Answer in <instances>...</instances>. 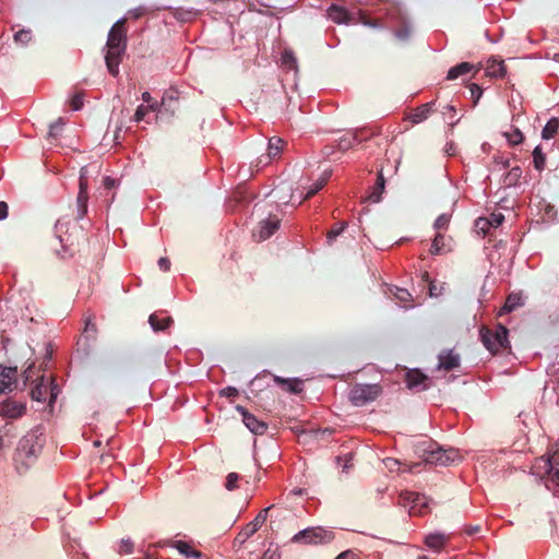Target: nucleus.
Wrapping results in <instances>:
<instances>
[{"instance_id":"obj_1","label":"nucleus","mask_w":559,"mask_h":559,"mask_svg":"<svg viewBox=\"0 0 559 559\" xmlns=\"http://www.w3.org/2000/svg\"><path fill=\"white\" fill-rule=\"evenodd\" d=\"M124 23V19L118 20L108 33L105 62L108 72L112 76H117L119 74V64L127 50V28Z\"/></svg>"},{"instance_id":"obj_2","label":"nucleus","mask_w":559,"mask_h":559,"mask_svg":"<svg viewBox=\"0 0 559 559\" xmlns=\"http://www.w3.org/2000/svg\"><path fill=\"white\" fill-rule=\"evenodd\" d=\"M45 440L41 427H36L27 432L19 442L15 455L16 463L22 462L27 468L37 459Z\"/></svg>"},{"instance_id":"obj_3","label":"nucleus","mask_w":559,"mask_h":559,"mask_svg":"<svg viewBox=\"0 0 559 559\" xmlns=\"http://www.w3.org/2000/svg\"><path fill=\"white\" fill-rule=\"evenodd\" d=\"M508 329L500 323L492 328L483 325L479 329L480 341L486 349L492 355L509 352L510 342L508 340Z\"/></svg>"},{"instance_id":"obj_4","label":"nucleus","mask_w":559,"mask_h":559,"mask_svg":"<svg viewBox=\"0 0 559 559\" xmlns=\"http://www.w3.org/2000/svg\"><path fill=\"white\" fill-rule=\"evenodd\" d=\"M416 453L427 464L448 465L453 462L456 456V451L453 449L443 450L432 440H424L416 447Z\"/></svg>"},{"instance_id":"obj_5","label":"nucleus","mask_w":559,"mask_h":559,"mask_svg":"<svg viewBox=\"0 0 559 559\" xmlns=\"http://www.w3.org/2000/svg\"><path fill=\"white\" fill-rule=\"evenodd\" d=\"M382 393L380 384H355L349 391V401L355 406H364L373 402Z\"/></svg>"},{"instance_id":"obj_6","label":"nucleus","mask_w":559,"mask_h":559,"mask_svg":"<svg viewBox=\"0 0 559 559\" xmlns=\"http://www.w3.org/2000/svg\"><path fill=\"white\" fill-rule=\"evenodd\" d=\"M334 538V534L332 531H326L321 527H308L298 532L292 540L294 543L305 544V545H319V544H328L332 542Z\"/></svg>"},{"instance_id":"obj_7","label":"nucleus","mask_w":559,"mask_h":559,"mask_svg":"<svg viewBox=\"0 0 559 559\" xmlns=\"http://www.w3.org/2000/svg\"><path fill=\"white\" fill-rule=\"evenodd\" d=\"M59 394V388L55 383V380L51 379L50 385L46 383L45 377L41 376L39 378V382L32 389L31 397L37 402H45L47 396L49 395V403H53Z\"/></svg>"},{"instance_id":"obj_8","label":"nucleus","mask_w":559,"mask_h":559,"mask_svg":"<svg viewBox=\"0 0 559 559\" xmlns=\"http://www.w3.org/2000/svg\"><path fill=\"white\" fill-rule=\"evenodd\" d=\"M281 219L276 215H270L259 223L258 230L253 231L257 241L269 239L280 228Z\"/></svg>"},{"instance_id":"obj_9","label":"nucleus","mask_w":559,"mask_h":559,"mask_svg":"<svg viewBox=\"0 0 559 559\" xmlns=\"http://www.w3.org/2000/svg\"><path fill=\"white\" fill-rule=\"evenodd\" d=\"M87 202H88V192H87V178L85 177L84 171H81L79 178V193L76 197V219H82L87 213Z\"/></svg>"},{"instance_id":"obj_10","label":"nucleus","mask_w":559,"mask_h":559,"mask_svg":"<svg viewBox=\"0 0 559 559\" xmlns=\"http://www.w3.org/2000/svg\"><path fill=\"white\" fill-rule=\"evenodd\" d=\"M241 414L242 421L246 427L254 435H263L267 430V424L259 420L254 415L250 414L243 406H236Z\"/></svg>"},{"instance_id":"obj_11","label":"nucleus","mask_w":559,"mask_h":559,"mask_svg":"<svg viewBox=\"0 0 559 559\" xmlns=\"http://www.w3.org/2000/svg\"><path fill=\"white\" fill-rule=\"evenodd\" d=\"M17 369L15 367H0V394L13 391L16 385Z\"/></svg>"},{"instance_id":"obj_12","label":"nucleus","mask_w":559,"mask_h":559,"mask_svg":"<svg viewBox=\"0 0 559 559\" xmlns=\"http://www.w3.org/2000/svg\"><path fill=\"white\" fill-rule=\"evenodd\" d=\"M26 405L21 402L5 400L0 402V416L8 418H19L24 415Z\"/></svg>"},{"instance_id":"obj_13","label":"nucleus","mask_w":559,"mask_h":559,"mask_svg":"<svg viewBox=\"0 0 559 559\" xmlns=\"http://www.w3.org/2000/svg\"><path fill=\"white\" fill-rule=\"evenodd\" d=\"M406 383L411 390L424 391L429 386V378L419 370H411L406 373Z\"/></svg>"},{"instance_id":"obj_14","label":"nucleus","mask_w":559,"mask_h":559,"mask_svg":"<svg viewBox=\"0 0 559 559\" xmlns=\"http://www.w3.org/2000/svg\"><path fill=\"white\" fill-rule=\"evenodd\" d=\"M326 15L337 24H349L355 20L353 14L337 4H331L326 10Z\"/></svg>"},{"instance_id":"obj_15","label":"nucleus","mask_w":559,"mask_h":559,"mask_svg":"<svg viewBox=\"0 0 559 559\" xmlns=\"http://www.w3.org/2000/svg\"><path fill=\"white\" fill-rule=\"evenodd\" d=\"M438 368L445 371H451L460 366V356L454 354L453 350H443L438 356Z\"/></svg>"},{"instance_id":"obj_16","label":"nucleus","mask_w":559,"mask_h":559,"mask_svg":"<svg viewBox=\"0 0 559 559\" xmlns=\"http://www.w3.org/2000/svg\"><path fill=\"white\" fill-rule=\"evenodd\" d=\"M424 499L425 498L421 495L417 493V492L405 491V492H402L400 495L399 503L404 506V507L411 504L409 513L413 514V513H415V508L418 504H421Z\"/></svg>"},{"instance_id":"obj_17","label":"nucleus","mask_w":559,"mask_h":559,"mask_svg":"<svg viewBox=\"0 0 559 559\" xmlns=\"http://www.w3.org/2000/svg\"><path fill=\"white\" fill-rule=\"evenodd\" d=\"M385 188V179L383 177L382 171H379L377 176V180L374 186L372 187L371 192L368 194L367 200L372 203H378L381 201L382 193L384 192Z\"/></svg>"},{"instance_id":"obj_18","label":"nucleus","mask_w":559,"mask_h":559,"mask_svg":"<svg viewBox=\"0 0 559 559\" xmlns=\"http://www.w3.org/2000/svg\"><path fill=\"white\" fill-rule=\"evenodd\" d=\"M64 226L66 225L61 221H58L55 225V230H56L57 237H58L59 242L63 249L62 257H66V254H69V255L73 254V250H72L73 242L70 240V236L64 237L61 235Z\"/></svg>"},{"instance_id":"obj_19","label":"nucleus","mask_w":559,"mask_h":559,"mask_svg":"<svg viewBox=\"0 0 559 559\" xmlns=\"http://www.w3.org/2000/svg\"><path fill=\"white\" fill-rule=\"evenodd\" d=\"M524 305V297L522 293H511L504 302V306L500 310V314L509 313L516 308Z\"/></svg>"},{"instance_id":"obj_20","label":"nucleus","mask_w":559,"mask_h":559,"mask_svg":"<svg viewBox=\"0 0 559 559\" xmlns=\"http://www.w3.org/2000/svg\"><path fill=\"white\" fill-rule=\"evenodd\" d=\"M148 323L155 332L166 330L171 323L170 317H162L160 313L154 312L148 318Z\"/></svg>"},{"instance_id":"obj_21","label":"nucleus","mask_w":559,"mask_h":559,"mask_svg":"<svg viewBox=\"0 0 559 559\" xmlns=\"http://www.w3.org/2000/svg\"><path fill=\"white\" fill-rule=\"evenodd\" d=\"M432 105L433 103H427L419 107H417L413 114L409 115L408 119L412 121V123L417 124L423 121H425L430 112L432 111Z\"/></svg>"},{"instance_id":"obj_22","label":"nucleus","mask_w":559,"mask_h":559,"mask_svg":"<svg viewBox=\"0 0 559 559\" xmlns=\"http://www.w3.org/2000/svg\"><path fill=\"white\" fill-rule=\"evenodd\" d=\"M450 250V246L447 243L444 235L438 231L432 240L430 253L438 255L449 252Z\"/></svg>"},{"instance_id":"obj_23","label":"nucleus","mask_w":559,"mask_h":559,"mask_svg":"<svg viewBox=\"0 0 559 559\" xmlns=\"http://www.w3.org/2000/svg\"><path fill=\"white\" fill-rule=\"evenodd\" d=\"M507 73L506 64L502 60H489L486 68V74L491 78H503Z\"/></svg>"},{"instance_id":"obj_24","label":"nucleus","mask_w":559,"mask_h":559,"mask_svg":"<svg viewBox=\"0 0 559 559\" xmlns=\"http://www.w3.org/2000/svg\"><path fill=\"white\" fill-rule=\"evenodd\" d=\"M447 540L448 537L442 533H432L425 537L426 546L435 550H440L445 545Z\"/></svg>"},{"instance_id":"obj_25","label":"nucleus","mask_w":559,"mask_h":559,"mask_svg":"<svg viewBox=\"0 0 559 559\" xmlns=\"http://www.w3.org/2000/svg\"><path fill=\"white\" fill-rule=\"evenodd\" d=\"M359 136V132L348 131L343 136H341L337 141V147L345 152L357 144V139Z\"/></svg>"},{"instance_id":"obj_26","label":"nucleus","mask_w":559,"mask_h":559,"mask_svg":"<svg viewBox=\"0 0 559 559\" xmlns=\"http://www.w3.org/2000/svg\"><path fill=\"white\" fill-rule=\"evenodd\" d=\"M390 293L402 305V307L408 308V307L413 306L412 305L413 298L407 289L400 288V287H393V288H390Z\"/></svg>"},{"instance_id":"obj_27","label":"nucleus","mask_w":559,"mask_h":559,"mask_svg":"<svg viewBox=\"0 0 559 559\" xmlns=\"http://www.w3.org/2000/svg\"><path fill=\"white\" fill-rule=\"evenodd\" d=\"M474 69V66L469 62H461L452 67L447 74L448 80H455L462 75L467 74Z\"/></svg>"},{"instance_id":"obj_28","label":"nucleus","mask_w":559,"mask_h":559,"mask_svg":"<svg viewBox=\"0 0 559 559\" xmlns=\"http://www.w3.org/2000/svg\"><path fill=\"white\" fill-rule=\"evenodd\" d=\"M173 547L176 548L180 554L185 555L186 557L195 559L202 557L201 551L193 549L187 542L176 540L174 542Z\"/></svg>"},{"instance_id":"obj_29","label":"nucleus","mask_w":559,"mask_h":559,"mask_svg":"<svg viewBox=\"0 0 559 559\" xmlns=\"http://www.w3.org/2000/svg\"><path fill=\"white\" fill-rule=\"evenodd\" d=\"M331 177V171H324L320 178L309 188L302 200L310 199L318 193L328 182Z\"/></svg>"},{"instance_id":"obj_30","label":"nucleus","mask_w":559,"mask_h":559,"mask_svg":"<svg viewBox=\"0 0 559 559\" xmlns=\"http://www.w3.org/2000/svg\"><path fill=\"white\" fill-rule=\"evenodd\" d=\"M178 102V93L177 91H168L165 93V95L162 98L160 107H163L165 110H170L171 114L175 112L177 109Z\"/></svg>"},{"instance_id":"obj_31","label":"nucleus","mask_w":559,"mask_h":559,"mask_svg":"<svg viewBox=\"0 0 559 559\" xmlns=\"http://www.w3.org/2000/svg\"><path fill=\"white\" fill-rule=\"evenodd\" d=\"M348 223L345 221L338 222L331 227V229L326 233V243L328 246H332L336 238L347 228Z\"/></svg>"},{"instance_id":"obj_32","label":"nucleus","mask_w":559,"mask_h":559,"mask_svg":"<svg viewBox=\"0 0 559 559\" xmlns=\"http://www.w3.org/2000/svg\"><path fill=\"white\" fill-rule=\"evenodd\" d=\"M274 381L281 385H285L286 390L290 393H300L302 391V382L300 380L283 379L281 377H274Z\"/></svg>"},{"instance_id":"obj_33","label":"nucleus","mask_w":559,"mask_h":559,"mask_svg":"<svg viewBox=\"0 0 559 559\" xmlns=\"http://www.w3.org/2000/svg\"><path fill=\"white\" fill-rule=\"evenodd\" d=\"M284 141L281 138L273 136L269 140L267 155L270 158L277 157L283 150Z\"/></svg>"},{"instance_id":"obj_34","label":"nucleus","mask_w":559,"mask_h":559,"mask_svg":"<svg viewBox=\"0 0 559 559\" xmlns=\"http://www.w3.org/2000/svg\"><path fill=\"white\" fill-rule=\"evenodd\" d=\"M282 67L286 70H295L297 71V59L294 52L289 49H285L282 53Z\"/></svg>"},{"instance_id":"obj_35","label":"nucleus","mask_w":559,"mask_h":559,"mask_svg":"<svg viewBox=\"0 0 559 559\" xmlns=\"http://www.w3.org/2000/svg\"><path fill=\"white\" fill-rule=\"evenodd\" d=\"M272 507L265 508L259 512L255 519L249 524V534L255 533L266 521L267 513Z\"/></svg>"},{"instance_id":"obj_36","label":"nucleus","mask_w":559,"mask_h":559,"mask_svg":"<svg viewBox=\"0 0 559 559\" xmlns=\"http://www.w3.org/2000/svg\"><path fill=\"white\" fill-rule=\"evenodd\" d=\"M559 129V120L556 118L550 119L542 131V136L545 140L552 139Z\"/></svg>"},{"instance_id":"obj_37","label":"nucleus","mask_w":559,"mask_h":559,"mask_svg":"<svg viewBox=\"0 0 559 559\" xmlns=\"http://www.w3.org/2000/svg\"><path fill=\"white\" fill-rule=\"evenodd\" d=\"M533 162H534L535 169H537L538 171H542V170L545 169L546 156L543 153L540 146H536L534 148V151H533Z\"/></svg>"},{"instance_id":"obj_38","label":"nucleus","mask_w":559,"mask_h":559,"mask_svg":"<svg viewBox=\"0 0 559 559\" xmlns=\"http://www.w3.org/2000/svg\"><path fill=\"white\" fill-rule=\"evenodd\" d=\"M33 38L31 29H20L14 34V41L20 45H27Z\"/></svg>"},{"instance_id":"obj_39","label":"nucleus","mask_w":559,"mask_h":559,"mask_svg":"<svg viewBox=\"0 0 559 559\" xmlns=\"http://www.w3.org/2000/svg\"><path fill=\"white\" fill-rule=\"evenodd\" d=\"M503 135L511 145H518L524 139L523 133L518 128H514L511 132H504Z\"/></svg>"},{"instance_id":"obj_40","label":"nucleus","mask_w":559,"mask_h":559,"mask_svg":"<svg viewBox=\"0 0 559 559\" xmlns=\"http://www.w3.org/2000/svg\"><path fill=\"white\" fill-rule=\"evenodd\" d=\"M451 221V215L443 213L437 217V219L433 223V228L440 233V230L448 229V226Z\"/></svg>"},{"instance_id":"obj_41","label":"nucleus","mask_w":559,"mask_h":559,"mask_svg":"<svg viewBox=\"0 0 559 559\" xmlns=\"http://www.w3.org/2000/svg\"><path fill=\"white\" fill-rule=\"evenodd\" d=\"M197 15V11L194 10H182L178 9L175 11L174 16L181 21V22H188L191 21Z\"/></svg>"},{"instance_id":"obj_42","label":"nucleus","mask_w":559,"mask_h":559,"mask_svg":"<svg viewBox=\"0 0 559 559\" xmlns=\"http://www.w3.org/2000/svg\"><path fill=\"white\" fill-rule=\"evenodd\" d=\"M240 479V475L237 474V473H229L227 476H226V480H225V488L229 491L238 488V481Z\"/></svg>"},{"instance_id":"obj_43","label":"nucleus","mask_w":559,"mask_h":559,"mask_svg":"<svg viewBox=\"0 0 559 559\" xmlns=\"http://www.w3.org/2000/svg\"><path fill=\"white\" fill-rule=\"evenodd\" d=\"M490 224L491 223H490V221L488 218L479 217L475 222V227H476L478 233H481L483 235H486L489 231V229L491 228Z\"/></svg>"},{"instance_id":"obj_44","label":"nucleus","mask_w":559,"mask_h":559,"mask_svg":"<svg viewBox=\"0 0 559 559\" xmlns=\"http://www.w3.org/2000/svg\"><path fill=\"white\" fill-rule=\"evenodd\" d=\"M412 33V26L409 23L404 22L403 25L395 31V36L402 40H405L409 37Z\"/></svg>"},{"instance_id":"obj_45","label":"nucleus","mask_w":559,"mask_h":559,"mask_svg":"<svg viewBox=\"0 0 559 559\" xmlns=\"http://www.w3.org/2000/svg\"><path fill=\"white\" fill-rule=\"evenodd\" d=\"M64 120L62 118H59L57 121L50 124L49 128V136L57 138L60 132L62 131V128L64 126Z\"/></svg>"},{"instance_id":"obj_46","label":"nucleus","mask_w":559,"mask_h":559,"mask_svg":"<svg viewBox=\"0 0 559 559\" xmlns=\"http://www.w3.org/2000/svg\"><path fill=\"white\" fill-rule=\"evenodd\" d=\"M133 551V543L131 539H121L118 548L120 555H129Z\"/></svg>"},{"instance_id":"obj_47","label":"nucleus","mask_w":559,"mask_h":559,"mask_svg":"<svg viewBox=\"0 0 559 559\" xmlns=\"http://www.w3.org/2000/svg\"><path fill=\"white\" fill-rule=\"evenodd\" d=\"M83 93H76L73 95V97L70 100V106L73 110H80L84 103H83Z\"/></svg>"},{"instance_id":"obj_48","label":"nucleus","mask_w":559,"mask_h":559,"mask_svg":"<svg viewBox=\"0 0 559 559\" xmlns=\"http://www.w3.org/2000/svg\"><path fill=\"white\" fill-rule=\"evenodd\" d=\"M96 332H97L96 324L92 321L91 318H88L85 321V328H84V333H85L86 337L94 338L96 335Z\"/></svg>"},{"instance_id":"obj_49","label":"nucleus","mask_w":559,"mask_h":559,"mask_svg":"<svg viewBox=\"0 0 559 559\" xmlns=\"http://www.w3.org/2000/svg\"><path fill=\"white\" fill-rule=\"evenodd\" d=\"M150 112V107H145V105H140L134 114L133 120L135 122H140L144 120L145 116Z\"/></svg>"},{"instance_id":"obj_50","label":"nucleus","mask_w":559,"mask_h":559,"mask_svg":"<svg viewBox=\"0 0 559 559\" xmlns=\"http://www.w3.org/2000/svg\"><path fill=\"white\" fill-rule=\"evenodd\" d=\"M469 91L472 98L474 99V104L476 105L483 95V90L479 85L473 83L469 86Z\"/></svg>"},{"instance_id":"obj_51","label":"nucleus","mask_w":559,"mask_h":559,"mask_svg":"<svg viewBox=\"0 0 559 559\" xmlns=\"http://www.w3.org/2000/svg\"><path fill=\"white\" fill-rule=\"evenodd\" d=\"M354 132H359V136L357 139V143H361L365 141H368L373 136V132L367 130L366 128L362 129H355Z\"/></svg>"},{"instance_id":"obj_52","label":"nucleus","mask_w":559,"mask_h":559,"mask_svg":"<svg viewBox=\"0 0 559 559\" xmlns=\"http://www.w3.org/2000/svg\"><path fill=\"white\" fill-rule=\"evenodd\" d=\"M10 432L9 425H4L0 428V452L7 447L4 437L8 436Z\"/></svg>"},{"instance_id":"obj_53","label":"nucleus","mask_w":559,"mask_h":559,"mask_svg":"<svg viewBox=\"0 0 559 559\" xmlns=\"http://www.w3.org/2000/svg\"><path fill=\"white\" fill-rule=\"evenodd\" d=\"M488 219L490 221V223H492L490 224L491 227L497 228L502 224L504 217L502 214H492L491 217Z\"/></svg>"},{"instance_id":"obj_54","label":"nucleus","mask_w":559,"mask_h":559,"mask_svg":"<svg viewBox=\"0 0 559 559\" xmlns=\"http://www.w3.org/2000/svg\"><path fill=\"white\" fill-rule=\"evenodd\" d=\"M222 395L226 397H235L238 395V390L234 386H227L221 392Z\"/></svg>"},{"instance_id":"obj_55","label":"nucleus","mask_w":559,"mask_h":559,"mask_svg":"<svg viewBox=\"0 0 559 559\" xmlns=\"http://www.w3.org/2000/svg\"><path fill=\"white\" fill-rule=\"evenodd\" d=\"M479 532H480L479 525H469L465 528V533L469 536L476 535Z\"/></svg>"},{"instance_id":"obj_56","label":"nucleus","mask_w":559,"mask_h":559,"mask_svg":"<svg viewBox=\"0 0 559 559\" xmlns=\"http://www.w3.org/2000/svg\"><path fill=\"white\" fill-rule=\"evenodd\" d=\"M158 266L163 270V271H168L169 267H170V261L167 259V258H160L158 260Z\"/></svg>"},{"instance_id":"obj_57","label":"nucleus","mask_w":559,"mask_h":559,"mask_svg":"<svg viewBox=\"0 0 559 559\" xmlns=\"http://www.w3.org/2000/svg\"><path fill=\"white\" fill-rule=\"evenodd\" d=\"M33 368H34V362H32L27 369L23 372V377H24V382L26 383L27 381H29L32 379V373H33Z\"/></svg>"},{"instance_id":"obj_58","label":"nucleus","mask_w":559,"mask_h":559,"mask_svg":"<svg viewBox=\"0 0 559 559\" xmlns=\"http://www.w3.org/2000/svg\"><path fill=\"white\" fill-rule=\"evenodd\" d=\"M8 216V204L0 201V219H4Z\"/></svg>"},{"instance_id":"obj_59","label":"nucleus","mask_w":559,"mask_h":559,"mask_svg":"<svg viewBox=\"0 0 559 559\" xmlns=\"http://www.w3.org/2000/svg\"><path fill=\"white\" fill-rule=\"evenodd\" d=\"M335 559H356V558L352 551L347 550V551L341 552Z\"/></svg>"},{"instance_id":"obj_60","label":"nucleus","mask_w":559,"mask_h":559,"mask_svg":"<svg viewBox=\"0 0 559 559\" xmlns=\"http://www.w3.org/2000/svg\"><path fill=\"white\" fill-rule=\"evenodd\" d=\"M146 12V10L144 8H136L134 9L133 11H131V14L134 19H139L141 17L144 13Z\"/></svg>"},{"instance_id":"obj_61","label":"nucleus","mask_w":559,"mask_h":559,"mask_svg":"<svg viewBox=\"0 0 559 559\" xmlns=\"http://www.w3.org/2000/svg\"><path fill=\"white\" fill-rule=\"evenodd\" d=\"M104 186H105L106 189H111L115 186V179H112L110 177H105L104 178Z\"/></svg>"},{"instance_id":"obj_62","label":"nucleus","mask_w":559,"mask_h":559,"mask_svg":"<svg viewBox=\"0 0 559 559\" xmlns=\"http://www.w3.org/2000/svg\"><path fill=\"white\" fill-rule=\"evenodd\" d=\"M142 99H143L144 103L150 104L152 102V96H151V94L148 92H144L142 94Z\"/></svg>"},{"instance_id":"obj_63","label":"nucleus","mask_w":559,"mask_h":559,"mask_svg":"<svg viewBox=\"0 0 559 559\" xmlns=\"http://www.w3.org/2000/svg\"><path fill=\"white\" fill-rule=\"evenodd\" d=\"M399 462L396 460H393V459H388L386 460V466H389L390 468H392L394 465H397Z\"/></svg>"},{"instance_id":"obj_64","label":"nucleus","mask_w":559,"mask_h":559,"mask_svg":"<svg viewBox=\"0 0 559 559\" xmlns=\"http://www.w3.org/2000/svg\"><path fill=\"white\" fill-rule=\"evenodd\" d=\"M145 107H150V111H155V110H157L158 105H157V103L151 102L150 104L145 105Z\"/></svg>"}]
</instances>
